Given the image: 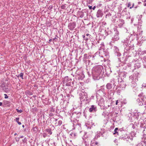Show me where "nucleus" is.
<instances>
[{
    "mask_svg": "<svg viewBox=\"0 0 146 146\" xmlns=\"http://www.w3.org/2000/svg\"><path fill=\"white\" fill-rule=\"evenodd\" d=\"M50 116H52L53 115V114L52 113H50L49 114Z\"/></svg>",
    "mask_w": 146,
    "mask_h": 146,
    "instance_id": "28",
    "label": "nucleus"
},
{
    "mask_svg": "<svg viewBox=\"0 0 146 146\" xmlns=\"http://www.w3.org/2000/svg\"><path fill=\"white\" fill-rule=\"evenodd\" d=\"M118 35L119 33L118 32H117L116 33V35H114L113 38L115 40H117L119 39Z\"/></svg>",
    "mask_w": 146,
    "mask_h": 146,
    "instance_id": "10",
    "label": "nucleus"
},
{
    "mask_svg": "<svg viewBox=\"0 0 146 146\" xmlns=\"http://www.w3.org/2000/svg\"><path fill=\"white\" fill-rule=\"evenodd\" d=\"M72 135H73V137H75L76 135V133H73V134H72Z\"/></svg>",
    "mask_w": 146,
    "mask_h": 146,
    "instance_id": "30",
    "label": "nucleus"
},
{
    "mask_svg": "<svg viewBox=\"0 0 146 146\" xmlns=\"http://www.w3.org/2000/svg\"><path fill=\"white\" fill-rule=\"evenodd\" d=\"M52 40V39H49V42H51V41Z\"/></svg>",
    "mask_w": 146,
    "mask_h": 146,
    "instance_id": "38",
    "label": "nucleus"
},
{
    "mask_svg": "<svg viewBox=\"0 0 146 146\" xmlns=\"http://www.w3.org/2000/svg\"><path fill=\"white\" fill-rule=\"evenodd\" d=\"M98 144V142H95V143H94V145H95L94 146H96V145H97Z\"/></svg>",
    "mask_w": 146,
    "mask_h": 146,
    "instance_id": "29",
    "label": "nucleus"
},
{
    "mask_svg": "<svg viewBox=\"0 0 146 146\" xmlns=\"http://www.w3.org/2000/svg\"><path fill=\"white\" fill-rule=\"evenodd\" d=\"M16 110L17 112L18 113H22L23 111L22 110H19V109H16Z\"/></svg>",
    "mask_w": 146,
    "mask_h": 146,
    "instance_id": "16",
    "label": "nucleus"
},
{
    "mask_svg": "<svg viewBox=\"0 0 146 146\" xmlns=\"http://www.w3.org/2000/svg\"><path fill=\"white\" fill-rule=\"evenodd\" d=\"M19 117H17L16 119H15V120H16V121L17 123L18 121H19Z\"/></svg>",
    "mask_w": 146,
    "mask_h": 146,
    "instance_id": "21",
    "label": "nucleus"
},
{
    "mask_svg": "<svg viewBox=\"0 0 146 146\" xmlns=\"http://www.w3.org/2000/svg\"><path fill=\"white\" fill-rule=\"evenodd\" d=\"M137 8V6H136V7H135V9Z\"/></svg>",
    "mask_w": 146,
    "mask_h": 146,
    "instance_id": "43",
    "label": "nucleus"
},
{
    "mask_svg": "<svg viewBox=\"0 0 146 146\" xmlns=\"http://www.w3.org/2000/svg\"><path fill=\"white\" fill-rule=\"evenodd\" d=\"M118 100H117L116 101V103H115V104H116V105H117V104H118Z\"/></svg>",
    "mask_w": 146,
    "mask_h": 146,
    "instance_id": "34",
    "label": "nucleus"
},
{
    "mask_svg": "<svg viewBox=\"0 0 146 146\" xmlns=\"http://www.w3.org/2000/svg\"><path fill=\"white\" fill-rule=\"evenodd\" d=\"M104 90H105L104 88H101L99 90V91H101L102 92H103L104 93Z\"/></svg>",
    "mask_w": 146,
    "mask_h": 146,
    "instance_id": "19",
    "label": "nucleus"
},
{
    "mask_svg": "<svg viewBox=\"0 0 146 146\" xmlns=\"http://www.w3.org/2000/svg\"><path fill=\"white\" fill-rule=\"evenodd\" d=\"M130 78H131V79L132 80H133V77L132 76H131L130 77Z\"/></svg>",
    "mask_w": 146,
    "mask_h": 146,
    "instance_id": "36",
    "label": "nucleus"
},
{
    "mask_svg": "<svg viewBox=\"0 0 146 146\" xmlns=\"http://www.w3.org/2000/svg\"><path fill=\"white\" fill-rule=\"evenodd\" d=\"M143 2H146L145 3H144L143 4V5L144 6H146V0H144Z\"/></svg>",
    "mask_w": 146,
    "mask_h": 146,
    "instance_id": "26",
    "label": "nucleus"
},
{
    "mask_svg": "<svg viewBox=\"0 0 146 146\" xmlns=\"http://www.w3.org/2000/svg\"><path fill=\"white\" fill-rule=\"evenodd\" d=\"M2 104V103L1 102H0V106H1Z\"/></svg>",
    "mask_w": 146,
    "mask_h": 146,
    "instance_id": "37",
    "label": "nucleus"
},
{
    "mask_svg": "<svg viewBox=\"0 0 146 146\" xmlns=\"http://www.w3.org/2000/svg\"><path fill=\"white\" fill-rule=\"evenodd\" d=\"M96 6H94V7L92 8V9L93 10H94L96 8Z\"/></svg>",
    "mask_w": 146,
    "mask_h": 146,
    "instance_id": "33",
    "label": "nucleus"
},
{
    "mask_svg": "<svg viewBox=\"0 0 146 146\" xmlns=\"http://www.w3.org/2000/svg\"><path fill=\"white\" fill-rule=\"evenodd\" d=\"M35 127H34L33 128V129H34H34H35Z\"/></svg>",
    "mask_w": 146,
    "mask_h": 146,
    "instance_id": "45",
    "label": "nucleus"
},
{
    "mask_svg": "<svg viewBox=\"0 0 146 146\" xmlns=\"http://www.w3.org/2000/svg\"><path fill=\"white\" fill-rule=\"evenodd\" d=\"M46 131L50 135H51L52 133V132L51 131V129L50 128L46 129Z\"/></svg>",
    "mask_w": 146,
    "mask_h": 146,
    "instance_id": "11",
    "label": "nucleus"
},
{
    "mask_svg": "<svg viewBox=\"0 0 146 146\" xmlns=\"http://www.w3.org/2000/svg\"><path fill=\"white\" fill-rule=\"evenodd\" d=\"M76 26V23L74 22L70 23L68 25V27L72 31L74 30Z\"/></svg>",
    "mask_w": 146,
    "mask_h": 146,
    "instance_id": "5",
    "label": "nucleus"
},
{
    "mask_svg": "<svg viewBox=\"0 0 146 146\" xmlns=\"http://www.w3.org/2000/svg\"><path fill=\"white\" fill-rule=\"evenodd\" d=\"M134 3H133L132 4V6L130 7L129 8L130 9H132V8H133L134 7Z\"/></svg>",
    "mask_w": 146,
    "mask_h": 146,
    "instance_id": "24",
    "label": "nucleus"
},
{
    "mask_svg": "<svg viewBox=\"0 0 146 146\" xmlns=\"http://www.w3.org/2000/svg\"><path fill=\"white\" fill-rule=\"evenodd\" d=\"M15 139L16 141H19V137H16Z\"/></svg>",
    "mask_w": 146,
    "mask_h": 146,
    "instance_id": "22",
    "label": "nucleus"
},
{
    "mask_svg": "<svg viewBox=\"0 0 146 146\" xmlns=\"http://www.w3.org/2000/svg\"><path fill=\"white\" fill-rule=\"evenodd\" d=\"M56 38H54L53 39V40H54Z\"/></svg>",
    "mask_w": 146,
    "mask_h": 146,
    "instance_id": "46",
    "label": "nucleus"
},
{
    "mask_svg": "<svg viewBox=\"0 0 146 146\" xmlns=\"http://www.w3.org/2000/svg\"><path fill=\"white\" fill-rule=\"evenodd\" d=\"M20 76V75H19V74L18 75V77H19Z\"/></svg>",
    "mask_w": 146,
    "mask_h": 146,
    "instance_id": "50",
    "label": "nucleus"
},
{
    "mask_svg": "<svg viewBox=\"0 0 146 146\" xmlns=\"http://www.w3.org/2000/svg\"><path fill=\"white\" fill-rule=\"evenodd\" d=\"M25 127L24 125H22V127Z\"/></svg>",
    "mask_w": 146,
    "mask_h": 146,
    "instance_id": "41",
    "label": "nucleus"
},
{
    "mask_svg": "<svg viewBox=\"0 0 146 146\" xmlns=\"http://www.w3.org/2000/svg\"><path fill=\"white\" fill-rule=\"evenodd\" d=\"M55 120L56 121H57V119H55Z\"/></svg>",
    "mask_w": 146,
    "mask_h": 146,
    "instance_id": "48",
    "label": "nucleus"
},
{
    "mask_svg": "<svg viewBox=\"0 0 146 146\" xmlns=\"http://www.w3.org/2000/svg\"><path fill=\"white\" fill-rule=\"evenodd\" d=\"M115 114H118L117 113H115Z\"/></svg>",
    "mask_w": 146,
    "mask_h": 146,
    "instance_id": "49",
    "label": "nucleus"
},
{
    "mask_svg": "<svg viewBox=\"0 0 146 146\" xmlns=\"http://www.w3.org/2000/svg\"><path fill=\"white\" fill-rule=\"evenodd\" d=\"M66 7L65 5H62L61 6V8L62 9H65Z\"/></svg>",
    "mask_w": 146,
    "mask_h": 146,
    "instance_id": "15",
    "label": "nucleus"
},
{
    "mask_svg": "<svg viewBox=\"0 0 146 146\" xmlns=\"http://www.w3.org/2000/svg\"><path fill=\"white\" fill-rule=\"evenodd\" d=\"M4 95H5V98L6 99V98H8V97L7 96V95L6 94H5Z\"/></svg>",
    "mask_w": 146,
    "mask_h": 146,
    "instance_id": "27",
    "label": "nucleus"
},
{
    "mask_svg": "<svg viewBox=\"0 0 146 146\" xmlns=\"http://www.w3.org/2000/svg\"><path fill=\"white\" fill-rule=\"evenodd\" d=\"M103 15V13L102 11L100 9H99L97 13L96 16L97 17H102Z\"/></svg>",
    "mask_w": 146,
    "mask_h": 146,
    "instance_id": "7",
    "label": "nucleus"
},
{
    "mask_svg": "<svg viewBox=\"0 0 146 146\" xmlns=\"http://www.w3.org/2000/svg\"><path fill=\"white\" fill-rule=\"evenodd\" d=\"M72 134H73V133H70V135L71 136H72L73 137V135H72Z\"/></svg>",
    "mask_w": 146,
    "mask_h": 146,
    "instance_id": "32",
    "label": "nucleus"
},
{
    "mask_svg": "<svg viewBox=\"0 0 146 146\" xmlns=\"http://www.w3.org/2000/svg\"><path fill=\"white\" fill-rule=\"evenodd\" d=\"M21 78L22 79H23V73L22 72H21L19 74Z\"/></svg>",
    "mask_w": 146,
    "mask_h": 146,
    "instance_id": "14",
    "label": "nucleus"
},
{
    "mask_svg": "<svg viewBox=\"0 0 146 146\" xmlns=\"http://www.w3.org/2000/svg\"><path fill=\"white\" fill-rule=\"evenodd\" d=\"M142 16V15H141L140 16V17H141V18Z\"/></svg>",
    "mask_w": 146,
    "mask_h": 146,
    "instance_id": "47",
    "label": "nucleus"
},
{
    "mask_svg": "<svg viewBox=\"0 0 146 146\" xmlns=\"http://www.w3.org/2000/svg\"><path fill=\"white\" fill-rule=\"evenodd\" d=\"M82 36H83V37L84 38V39H85L86 40H87L88 39V38H85V36L84 35H82Z\"/></svg>",
    "mask_w": 146,
    "mask_h": 146,
    "instance_id": "23",
    "label": "nucleus"
},
{
    "mask_svg": "<svg viewBox=\"0 0 146 146\" xmlns=\"http://www.w3.org/2000/svg\"><path fill=\"white\" fill-rule=\"evenodd\" d=\"M102 66L98 65L94 67L92 70V74L93 78L95 80H99L102 76L101 72L103 70Z\"/></svg>",
    "mask_w": 146,
    "mask_h": 146,
    "instance_id": "1",
    "label": "nucleus"
},
{
    "mask_svg": "<svg viewBox=\"0 0 146 146\" xmlns=\"http://www.w3.org/2000/svg\"><path fill=\"white\" fill-rule=\"evenodd\" d=\"M99 51L96 52L95 55L99 54V56L101 57L104 58V61L106 62L108 60L109 57L108 53L104 51L103 48L100 47Z\"/></svg>",
    "mask_w": 146,
    "mask_h": 146,
    "instance_id": "2",
    "label": "nucleus"
},
{
    "mask_svg": "<svg viewBox=\"0 0 146 146\" xmlns=\"http://www.w3.org/2000/svg\"><path fill=\"white\" fill-rule=\"evenodd\" d=\"M117 22L118 26L119 28L122 27L123 25L125 23L124 20L121 19H119V20L117 21Z\"/></svg>",
    "mask_w": 146,
    "mask_h": 146,
    "instance_id": "4",
    "label": "nucleus"
},
{
    "mask_svg": "<svg viewBox=\"0 0 146 146\" xmlns=\"http://www.w3.org/2000/svg\"><path fill=\"white\" fill-rule=\"evenodd\" d=\"M111 16V14L109 13V14H107L106 15L105 17L106 18H108L110 17V16Z\"/></svg>",
    "mask_w": 146,
    "mask_h": 146,
    "instance_id": "17",
    "label": "nucleus"
},
{
    "mask_svg": "<svg viewBox=\"0 0 146 146\" xmlns=\"http://www.w3.org/2000/svg\"><path fill=\"white\" fill-rule=\"evenodd\" d=\"M21 138H23V136H21L20 137Z\"/></svg>",
    "mask_w": 146,
    "mask_h": 146,
    "instance_id": "39",
    "label": "nucleus"
},
{
    "mask_svg": "<svg viewBox=\"0 0 146 146\" xmlns=\"http://www.w3.org/2000/svg\"><path fill=\"white\" fill-rule=\"evenodd\" d=\"M97 110L96 106H95L92 105L89 109V111L90 112H95Z\"/></svg>",
    "mask_w": 146,
    "mask_h": 146,
    "instance_id": "6",
    "label": "nucleus"
},
{
    "mask_svg": "<svg viewBox=\"0 0 146 146\" xmlns=\"http://www.w3.org/2000/svg\"><path fill=\"white\" fill-rule=\"evenodd\" d=\"M146 98L143 93L140 94L136 100L137 104L139 106H142L145 103Z\"/></svg>",
    "mask_w": 146,
    "mask_h": 146,
    "instance_id": "3",
    "label": "nucleus"
},
{
    "mask_svg": "<svg viewBox=\"0 0 146 146\" xmlns=\"http://www.w3.org/2000/svg\"><path fill=\"white\" fill-rule=\"evenodd\" d=\"M131 5V3L130 2H129L128 3V4L127 5V7H130V6Z\"/></svg>",
    "mask_w": 146,
    "mask_h": 146,
    "instance_id": "20",
    "label": "nucleus"
},
{
    "mask_svg": "<svg viewBox=\"0 0 146 146\" xmlns=\"http://www.w3.org/2000/svg\"><path fill=\"white\" fill-rule=\"evenodd\" d=\"M131 83L132 84V85H131V86L133 87H134L136 86L137 85L136 83H135V82H134L133 81L131 82Z\"/></svg>",
    "mask_w": 146,
    "mask_h": 146,
    "instance_id": "12",
    "label": "nucleus"
},
{
    "mask_svg": "<svg viewBox=\"0 0 146 146\" xmlns=\"http://www.w3.org/2000/svg\"><path fill=\"white\" fill-rule=\"evenodd\" d=\"M106 88L108 90H110L112 88V84L110 83L107 84L106 86Z\"/></svg>",
    "mask_w": 146,
    "mask_h": 146,
    "instance_id": "9",
    "label": "nucleus"
},
{
    "mask_svg": "<svg viewBox=\"0 0 146 146\" xmlns=\"http://www.w3.org/2000/svg\"><path fill=\"white\" fill-rule=\"evenodd\" d=\"M90 9H92V6H91L88 5V6Z\"/></svg>",
    "mask_w": 146,
    "mask_h": 146,
    "instance_id": "25",
    "label": "nucleus"
},
{
    "mask_svg": "<svg viewBox=\"0 0 146 146\" xmlns=\"http://www.w3.org/2000/svg\"><path fill=\"white\" fill-rule=\"evenodd\" d=\"M89 35V34H86V35H87V36H88V35Z\"/></svg>",
    "mask_w": 146,
    "mask_h": 146,
    "instance_id": "42",
    "label": "nucleus"
},
{
    "mask_svg": "<svg viewBox=\"0 0 146 146\" xmlns=\"http://www.w3.org/2000/svg\"><path fill=\"white\" fill-rule=\"evenodd\" d=\"M62 123V121L61 120L59 121L58 122V125H61Z\"/></svg>",
    "mask_w": 146,
    "mask_h": 146,
    "instance_id": "18",
    "label": "nucleus"
},
{
    "mask_svg": "<svg viewBox=\"0 0 146 146\" xmlns=\"http://www.w3.org/2000/svg\"><path fill=\"white\" fill-rule=\"evenodd\" d=\"M89 56L86 54H84L83 58V61L84 62L86 63L87 60H88V59H89Z\"/></svg>",
    "mask_w": 146,
    "mask_h": 146,
    "instance_id": "8",
    "label": "nucleus"
},
{
    "mask_svg": "<svg viewBox=\"0 0 146 146\" xmlns=\"http://www.w3.org/2000/svg\"><path fill=\"white\" fill-rule=\"evenodd\" d=\"M17 135V133H15V134H14V135Z\"/></svg>",
    "mask_w": 146,
    "mask_h": 146,
    "instance_id": "40",
    "label": "nucleus"
},
{
    "mask_svg": "<svg viewBox=\"0 0 146 146\" xmlns=\"http://www.w3.org/2000/svg\"><path fill=\"white\" fill-rule=\"evenodd\" d=\"M118 130V128H116L114 130L115 132L113 133V134H118V132L117 131V130Z\"/></svg>",
    "mask_w": 146,
    "mask_h": 146,
    "instance_id": "13",
    "label": "nucleus"
},
{
    "mask_svg": "<svg viewBox=\"0 0 146 146\" xmlns=\"http://www.w3.org/2000/svg\"><path fill=\"white\" fill-rule=\"evenodd\" d=\"M66 86H70L69 84H68V83L66 84Z\"/></svg>",
    "mask_w": 146,
    "mask_h": 146,
    "instance_id": "35",
    "label": "nucleus"
},
{
    "mask_svg": "<svg viewBox=\"0 0 146 146\" xmlns=\"http://www.w3.org/2000/svg\"><path fill=\"white\" fill-rule=\"evenodd\" d=\"M43 136H44V137H45V135H43Z\"/></svg>",
    "mask_w": 146,
    "mask_h": 146,
    "instance_id": "44",
    "label": "nucleus"
},
{
    "mask_svg": "<svg viewBox=\"0 0 146 146\" xmlns=\"http://www.w3.org/2000/svg\"><path fill=\"white\" fill-rule=\"evenodd\" d=\"M122 0V1H124V0Z\"/></svg>",
    "mask_w": 146,
    "mask_h": 146,
    "instance_id": "51",
    "label": "nucleus"
},
{
    "mask_svg": "<svg viewBox=\"0 0 146 146\" xmlns=\"http://www.w3.org/2000/svg\"><path fill=\"white\" fill-rule=\"evenodd\" d=\"M18 123V124L19 125H20L21 124V123L19 121H18V122L17 123Z\"/></svg>",
    "mask_w": 146,
    "mask_h": 146,
    "instance_id": "31",
    "label": "nucleus"
}]
</instances>
